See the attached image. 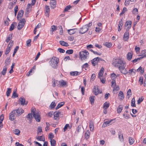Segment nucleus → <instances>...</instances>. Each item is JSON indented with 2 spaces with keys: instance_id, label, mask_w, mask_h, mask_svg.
Wrapping results in <instances>:
<instances>
[{
  "instance_id": "55",
  "label": "nucleus",
  "mask_w": 146,
  "mask_h": 146,
  "mask_svg": "<svg viewBox=\"0 0 146 146\" xmlns=\"http://www.w3.org/2000/svg\"><path fill=\"white\" fill-rule=\"evenodd\" d=\"M113 87V91H117L119 90V88L118 86L116 87L114 86V87Z\"/></svg>"
},
{
  "instance_id": "2",
  "label": "nucleus",
  "mask_w": 146,
  "mask_h": 146,
  "mask_svg": "<svg viewBox=\"0 0 146 146\" xmlns=\"http://www.w3.org/2000/svg\"><path fill=\"white\" fill-rule=\"evenodd\" d=\"M31 113H33V116L35 118L36 121L38 122L40 121L41 117L40 113L38 111H35V110L33 108L31 109Z\"/></svg>"
},
{
  "instance_id": "4",
  "label": "nucleus",
  "mask_w": 146,
  "mask_h": 146,
  "mask_svg": "<svg viewBox=\"0 0 146 146\" xmlns=\"http://www.w3.org/2000/svg\"><path fill=\"white\" fill-rule=\"evenodd\" d=\"M89 54V52L86 50L81 51L79 53L80 58L81 59V60L83 61L86 59Z\"/></svg>"
},
{
  "instance_id": "61",
  "label": "nucleus",
  "mask_w": 146,
  "mask_h": 146,
  "mask_svg": "<svg viewBox=\"0 0 146 146\" xmlns=\"http://www.w3.org/2000/svg\"><path fill=\"white\" fill-rule=\"evenodd\" d=\"M58 52L62 53H63L65 52V51L64 50L61 48H58Z\"/></svg>"
},
{
  "instance_id": "45",
  "label": "nucleus",
  "mask_w": 146,
  "mask_h": 146,
  "mask_svg": "<svg viewBox=\"0 0 146 146\" xmlns=\"http://www.w3.org/2000/svg\"><path fill=\"white\" fill-rule=\"evenodd\" d=\"M131 95V90L130 89H129L127 91V97L128 98V99H129L130 97V96Z\"/></svg>"
},
{
  "instance_id": "50",
  "label": "nucleus",
  "mask_w": 146,
  "mask_h": 146,
  "mask_svg": "<svg viewBox=\"0 0 146 146\" xmlns=\"http://www.w3.org/2000/svg\"><path fill=\"white\" fill-rule=\"evenodd\" d=\"M131 3L130 0H125V5L126 6L129 5V3Z\"/></svg>"
},
{
  "instance_id": "23",
  "label": "nucleus",
  "mask_w": 146,
  "mask_h": 146,
  "mask_svg": "<svg viewBox=\"0 0 146 146\" xmlns=\"http://www.w3.org/2000/svg\"><path fill=\"white\" fill-rule=\"evenodd\" d=\"M123 25V22L122 20L121 19V21H119V23L118 24V31H120L121 29L122 26Z\"/></svg>"
},
{
  "instance_id": "51",
  "label": "nucleus",
  "mask_w": 146,
  "mask_h": 146,
  "mask_svg": "<svg viewBox=\"0 0 146 146\" xmlns=\"http://www.w3.org/2000/svg\"><path fill=\"white\" fill-rule=\"evenodd\" d=\"M127 11V10L126 8H125V7L123 8L121 12L120 13V16L122 15L123 14H124Z\"/></svg>"
},
{
  "instance_id": "60",
  "label": "nucleus",
  "mask_w": 146,
  "mask_h": 146,
  "mask_svg": "<svg viewBox=\"0 0 146 146\" xmlns=\"http://www.w3.org/2000/svg\"><path fill=\"white\" fill-rule=\"evenodd\" d=\"M111 86L112 87H114L116 85L115 81V80H113L111 82Z\"/></svg>"
},
{
  "instance_id": "10",
  "label": "nucleus",
  "mask_w": 146,
  "mask_h": 146,
  "mask_svg": "<svg viewBox=\"0 0 146 146\" xmlns=\"http://www.w3.org/2000/svg\"><path fill=\"white\" fill-rule=\"evenodd\" d=\"M61 113L59 111L55 112L54 113V120H57L59 119V116Z\"/></svg>"
},
{
  "instance_id": "27",
  "label": "nucleus",
  "mask_w": 146,
  "mask_h": 146,
  "mask_svg": "<svg viewBox=\"0 0 146 146\" xmlns=\"http://www.w3.org/2000/svg\"><path fill=\"white\" fill-rule=\"evenodd\" d=\"M132 53L131 52H129L128 53L127 55V59L128 60H131L132 58Z\"/></svg>"
},
{
  "instance_id": "6",
  "label": "nucleus",
  "mask_w": 146,
  "mask_h": 146,
  "mask_svg": "<svg viewBox=\"0 0 146 146\" xmlns=\"http://www.w3.org/2000/svg\"><path fill=\"white\" fill-rule=\"evenodd\" d=\"M25 22L26 21L25 19L21 20L18 23L17 26L18 29L19 30H21L24 27Z\"/></svg>"
},
{
  "instance_id": "58",
  "label": "nucleus",
  "mask_w": 146,
  "mask_h": 146,
  "mask_svg": "<svg viewBox=\"0 0 146 146\" xmlns=\"http://www.w3.org/2000/svg\"><path fill=\"white\" fill-rule=\"evenodd\" d=\"M48 138L49 139H50V140H52L53 139H52L54 137V136L53 135V134L52 133H50L49 135H48Z\"/></svg>"
},
{
  "instance_id": "18",
  "label": "nucleus",
  "mask_w": 146,
  "mask_h": 146,
  "mask_svg": "<svg viewBox=\"0 0 146 146\" xmlns=\"http://www.w3.org/2000/svg\"><path fill=\"white\" fill-rule=\"evenodd\" d=\"M93 92L94 94L96 95H97L99 93V91L98 86H94Z\"/></svg>"
},
{
  "instance_id": "22",
  "label": "nucleus",
  "mask_w": 146,
  "mask_h": 146,
  "mask_svg": "<svg viewBox=\"0 0 146 146\" xmlns=\"http://www.w3.org/2000/svg\"><path fill=\"white\" fill-rule=\"evenodd\" d=\"M26 117L27 119L29 120V123H31L32 122V120L33 118L31 113H29L26 116Z\"/></svg>"
},
{
  "instance_id": "29",
  "label": "nucleus",
  "mask_w": 146,
  "mask_h": 146,
  "mask_svg": "<svg viewBox=\"0 0 146 146\" xmlns=\"http://www.w3.org/2000/svg\"><path fill=\"white\" fill-rule=\"evenodd\" d=\"M76 29H73L68 30V33L70 35L73 34L75 33V31H74V30H75Z\"/></svg>"
},
{
  "instance_id": "46",
  "label": "nucleus",
  "mask_w": 146,
  "mask_h": 146,
  "mask_svg": "<svg viewBox=\"0 0 146 146\" xmlns=\"http://www.w3.org/2000/svg\"><path fill=\"white\" fill-rule=\"evenodd\" d=\"M131 106L132 107H135V101L134 98H133L131 101Z\"/></svg>"
},
{
  "instance_id": "17",
  "label": "nucleus",
  "mask_w": 146,
  "mask_h": 146,
  "mask_svg": "<svg viewBox=\"0 0 146 146\" xmlns=\"http://www.w3.org/2000/svg\"><path fill=\"white\" fill-rule=\"evenodd\" d=\"M98 58V57L95 58L92 60V65L95 66L96 65L98 64V60L97 59Z\"/></svg>"
},
{
  "instance_id": "32",
  "label": "nucleus",
  "mask_w": 146,
  "mask_h": 146,
  "mask_svg": "<svg viewBox=\"0 0 146 146\" xmlns=\"http://www.w3.org/2000/svg\"><path fill=\"white\" fill-rule=\"evenodd\" d=\"M7 70V68L6 67V66H4L3 67V71L1 72V73L3 75H4L6 72Z\"/></svg>"
},
{
  "instance_id": "62",
  "label": "nucleus",
  "mask_w": 146,
  "mask_h": 146,
  "mask_svg": "<svg viewBox=\"0 0 146 146\" xmlns=\"http://www.w3.org/2000/svg\"><path fill=\"white\" fill-rule=\"evenodd\" d=\"M13 42L12 40H11L10 42L8 45V47H9V48H11V47L13 46Z\"/></svg>"
},
{
  "instance_id": "44",
  "label": "nucleus",
  "mask_w": 146,
  "mask_h": 146,
  "mask_svg": "<svg viewBox=\"0 0 146 146\" xmlns=\"http://www.w3.org/2000/svg\"><path fill=\"white\" fill-rule=\"evenodd\" d=\"M11 92V89L10 88H8L7 89V91L6 92L7 96L8 97L9 96Z\"/></svg>"
},
{
  "instance_id": "26",
  "label": "nucleus",
  "mask_w": 146,
  "mask_h": 146,
  "mask_svg": "<svg viewBox=\"0 0 146 146\" xmlns=\"http://www.w3.org/2000/svg\"><path fill=\"white\" fill-rule=\"evenodd\" d=\"M59 43L62 46H69L67 43L64 41H60Z\"/></svg>"
},
{
  "instance_id": "20",
  "label": "nucleus",
  "mask_w": 146,
  "mask_h": 146,
  "mask_svg": "<svg viewBox=\"0 0 146 146\" xmlns=\"http://www.w3.org/2000/svg\"><path fill=\"white\" fill-rule=\"evenodd\" d=\"M89 127L90 130L91 131H93L94 129V124L93 122L91 121H90Z\"/></svg>"
},
{
  "instance_id": "38",
  "label": "nucleus",
  "mask_w": 146,
  "mask_h": 146,
  "mask_svg": "<svg viewBox=\"0 0 146 146\" xmlns=\"http://www.w3.org/2000/svg\"><path fill=\"white\" fill-rule=\"evenodd\" d=\"M10 61L9 60V58H7L5 61V66H6V67H7V66L10 64Z\"/></svg>"
},
{
  "instance_id": "40",
  "label": "nucleus",
  "mask_w": 146,
  "mask_h": 146,
  "mask_svg": "<svg viewBox=\"0 0 146 146\" xmlns=\"http://www.w3.org/2000/svg\"><path fill=\"white\" fill-rule=\"evenodd\" d=\"M129 141L130 145L133 144L134 142V139L131 137H129Z\"/></svg>"
},
{
  "instance_id": "7",
  "label": "nucleus",
  "mask_w": 146,
  "mask_h": 146,
  "mask_svg": "<svg viewBox=\"0 0 146 146\" xmlns=\"http://www.w3.org/2000/svg\"><path fill=\"white\" fill-rule=\"evenodd\" d=\"M88 29V26L86 25L83 26L82 28L80 29L79 31V33L83 34L86 33Z\"/></svg>"
},
{
  "instance_id": "21",
  "label": "nucleus",
  "mask_w": 146,
  "mask_h": 146,
  "mask_svg": "<svg viewBox=\"0 0 146 146\" xmlns=\"http://www.w3.org/2000/svg\"><path fill=\"white\" fill-rule=\"evenodd\" d=\"M56 1H51L50 2V6L51 9H54L56 7Z\"/></svg>"
},
{
  "instance_id": "12",
  "label": "nucleus",
  "mask_w": 146,
  "mask_h": 146,
  "mask_svg": "<svg viewBox=\"0 0 146 146\" xmlns=\"http://www.w3.org/2000/svg\"><path fill=\"white\" fill-rule=\"evenodd\" d=\"M24 111L21 108H19L16 110V112L17 113V116H18L21 115L24 113Z\"/></svg>"
},
{
  "instance_id": "31",
  "label": "nucleus",
  "mask_w": 146,
  "mask_h": 146,
  "mask_svg": "<svg viewBox=\"0 0 146 146\" xmlns=\"http://www.w3.org/2000/svg\"><path fill=\"white\" fill-rule=\"evenodd\" d=\"M123 109V106L122 105H119L117 109V112L119 113H120L122 110Z\"/></svg>"
},
{
  "instance_id": "56",
  "label": "nucleus",
  "mask_w": 146,
  "mask_h": 146,
  "mask_svg": "<svg viewBox=\"0 0 146 146\" xmlns=\"http://www.w3.org/2000/svg\"><path fill=\"white\" fill-rule=\"evenodd\" d=\"M104 45L107 47L110 48L112 44L110 43L106 42L105 44Z\"/></svg>"
},
{
  "instance_id": "43",
  "label": "nucleus",
  "mask_w": 146,
  "mask_h": 146,
  "mask_svg": "<svg viewBox=\"0 0 146 146\" xmlns=\"http://www.w3.org/2000/svg\"><path fill=\"white\" fill-rule=\"evenodd\" d=\"M119 138L121 141H123V135L121 133H119Z\"/></svg>"
},
{
  "instance_id": "24",
  "label": "nucleus",
  "mask_w": 146,
  "mask_h": 146,
  "mask_svg": "<svg viewBox=\"0 0 146 146\" xmlns=\"http://www.w3.org/2000/svg\"><path fill=\"white\" fill-rule=\"evenodd\" d=\"M118 97L119 99L121 100H123L124 98L123 93L122 92L120 91L119 92V94Z\"/></svg>"
},
{
  "instance_id": "25",
  "label": "nucleus",
  "mask_w": 146,
  "mask_h": 146,
  "mask_svg": "<svg viewBox=\"0 0 146 146\" xmlns=\"http://www.w3.org/2000/svg\"><path fill=\"white\" fill-rule=\"evenodd\" d=\"M146 57V54L145 55L143 56H141L140 57L138 58L137 59H135L132 61V62L133 63H135L137 62L138 60H139L141 59L144 58V57Z\"/></svg>"
},
{
  "instance_id": "36",
  "label": "nucleus",
  "mask_w": 146,
  "mask_h": 146,
  "mask_svg": "<svg viewBox=\"0 0 146 146\" xmlns=\"http://www.w3.org/2000/svg\"><path fill=\"white\" fill-rule=\"evenodd\" d=\"M90 133L89 130L87 131L85 134V138L86 139L89 138L90 137Z\"/></svg>"
},
{
  "instance_id": "53",
  "label": "nucleus",
  "mask_w": 146,
  "mask_h": 146,
  "mask_svg": "<svg viewBox=\"0 0 146 146\" xmlns=\"http://www.w3.org/2000/svg\"><path fill=\"white\" fill-rule=\"evenodd\" d=\"M73 50L72 49L68 50L66 52V53L68 54H71L73 53Z\"/></svg>"
},
{
  "instance_id": "59",
  "label": "nucleus",
  "mask_w": 146,
  "mask_h": 146,
  "mask_svg": "<svg viewBox=\"0 0 146 146\" xmlns=\"http://www.w3.org/2000/svg\"><path fill=\"white\" fill-rule=\"evenodd\" d=\"M31 42V40L29 39L27 41V46H31L30 43Z\"/></svg>"
},
{
  "instance_id": "64",
  "label": "nucleus",
  "mask_w": 146,
  "mask_h": 146,
  "mask_svg": "<svg viewBox=\"0 0 146 146\" xmlns=\"http://www.w3.org/2000/svg\"><path fill=\"white\" fill-rule=\"evenodd\" d=\"M111 78H113V79H115L116 78L117 76L115 74L113 73L111 74Z\"/></svg>"
},
{
  "instance_id": "13",
  "label": "nucleus",
  "mask_w": 146,
  "mask_h": 146,
  "mask_svg": "<svg viewBox=\"0 0 146 146\" xmlns=\"http://www.w3.org/2000/svg\"><path fill=\"white\" fill-rule=\"evenodd\" d=\"M19 101L20 102L21 104L23 106L24 104H27L28 103L27 102H26L25 99L23 97L20 98Z\"/></svg>"
},
{
  "instance_id": "52",
  "label": "nucleus",
  "mask_w": 146,
  "mask_h": 146,
  "mask_svg": "<svg viewBox=\"0 0 146 146\" xmlns=\"http://www.w3.org/2000/svg\"><path fill=\"white\" fill-rule=\"evenodd\" d=\"M12 34L9 35L6 40V42L8 43L9 41L12 38Z\"/></svg>"
},
{
  "instance_id": "57",
  "label": "nucleus",
  "mask_w": 146,
  "mask_h": 146,
  "mask_svg": "<svg viewBox=\"0 0 146 146\" xmlns=\"http://www.w3.org/2000/svg\"><path fill=\"white\" fill-rule=\"evenodd\" d=\"M71 7L69 5H68L64 9V11H67L69 10L70 9Z\"/></svg>"
},
{
  "instance_id": "8",
  "label": "nucleus",
  "mask_w": 146,
  "mask_h": 146,
  "mask_svg": "<svg viewBox=\"0 0 146 146\" xmlns=\"http://www.w3.org/2000/svg\"><path fill=\"white\" fill-rule=\"evenodd\" d=\"M16 115L15 111L13 110L9 114V119L11 121H13L15 119L14 117Z\"/></svg>"
},
{
  "instance_id": "42",
  "label": "nucleus",
  "mask_w": 146,
  "mask_h": 146,
  "mask_svg": "<svg viewBox=\"0 0 146 146\" xmlns=\"http://www.w3.org/2000/svg\"><path fill=\"white\" fill-rule=\"evenodd\" d=\"M50 144L51 146H55L56 144V141L53 139L50 141Z\"/></svg>"
},
{
  "instance_id": "34",
  "label": "nucleus",
  "mask_w": 146,
  "mask_h": 146,
  "mask_svg": "<svg viewBox=\"0 0 146 146\" xmlns=\"http://www.w3.org/2000/svg\"><path fill=\"white\" fill-rule=\"evenodd\" d=\"M64 102H61L59 104L56 108V109L57 110L61 107L64 105Z\"/></svg>"
},
{
  "instance_id": "33",
  "label": "nucleus",
  "mask_w": 146,
  "mask_h": 146,
  "mask_svg": "<svg viewBox=\"0 0 146 146\" xmlns=\"http://www.w3.org/2000/svg\"><path fill=\"white\" fill-rule=\"evenodd\" d=\"M17 25V23L15 22H13V23L11 24L10 27L9 29V31H12L13 30L14 28V27L15 25Z\"/></svg>"
},
{
  "instance_id": "47",
  "label": "nucleus",
  "mask_w": 146,
  "mask_h": 146,
  "mask_svg": "<svg viewBox=\"0 0 146 146\" xmlns=\"http://www.w3.org/2000/svg\"><path fill=\"white\" fill-rule=\"evenodd\" d=\"M18 97V95L17 94L16 91H13V93L12 94V96L11 97L12 98H17Z\"/></svg>"
},
{
  "instance_id": "48",
  "label": "nucleus",
  "mask_w": 146,
  "mask_h": 146,
  "mask_svg": "<svg viewBox=\"0 0 146 146\" xmlns=\"http://www.w3.org/2000/svg\"><path fill=\"white\" fill-rule=\"evenodd\" d=\"M137 71H139L140 73L143 74L144 73V69H142L141 67L140 66L139 68L137 69Z\"/></svg>"
},
{
  "instance_id": "37",
  "label": "nucleus",
  "mask_w": 146,
  "mask_h": 146,
  "mask_svg": "<svg viewBox=\"0 0 146 146\" xmlns=\"http://www.w3.org/2000/svg\"><path fill=\"white\" fill-rule=\"evenodd\" d=\"M13 133L15 135H19L20 134V131L17 129H15L13 130Z\"/></svg>"
},
{
  "instance_id": "39",
  "label": "nucleus",
  "mask_w": 146,
  "mask_h": 146,
  "mask_svg": "<svg viewBox=\"0 0 146 146\" xmlns=\"http://www.w3.org/2000/svg\"><path fill=\"white\" fill-rule=\"evenodd\" d=\"M138 10L136 8H134L132 11V13L134 15H136L138 13Z\"/></svg>"
},
{
  "instance_id": "3",
  "label": "nucleus",
  "mask_w": 146,
  "mask_h": 146,
  "mask_svg": "<svg viewBox=\"0 0 146 146\" xmlns=\"http://www.w3.org/2000/svg\"><path fill=\"white\" fill-rule=\"evenodd\" d=\"M59 59L55 57H53L50 61V65L54 68H56L58 66Z\"/></svg>"
},
{
  "instance_id": "35",
  "label": "nucleus",
  "mask_w": 146,
  "mask_h": 146,
  "mask_svg": "<svg viewBox=\"0 0 146 146\" xmlns=\"http://www.w3.org/2000/svg\"><path fill=\"white\" fill-rule=\"evenodd\" d=\"M36 138L38 140L44 141L45 139L44 138H43L42 136H37L36 137Z\"/></svg>"
},
{
  "instance_id": "63",
  "label": "nucleus",
  "mask_w": 146,
  "mask_h": 146,
  "mask_svg": "<svg viewBox=\"0 0 146 146\" xmlns=\"http://www.w3.org/2000/svg\"><path fill=\"white\" fill-rule=\"evenodd\" d=\"M143 99H144L142 97H141V98H139V100H138L137 101L138 104H140L141 102L143 101Z\"/></svg>"
},
{
  "instance_id": "1",
  "label": "nucleus",
  "mask_w": 146,
  "mask_h": 146,
  "mask_svg": "<svg viewBox=\"0 0 146 146\" xmlns=\"http://www.w3.org/2000/svg\"><path fill=\"white\" fill-rule=\"evenodd\" d=\"M112 64L115 68H118L119 70L122 73L126 74L128 72L125 68L126 64L121 59H114L113 60Z\"/></svg>"
},
{
  "instance_id": "14",
  "label": "nucleus",
  "mask_w": 146,
  "mask_h": 146,
  "mask_svg": "<svg viewBox=\"0 0 146 146\" xmlns=\"http://www.w3.org/2000/svg\"><path fill=\"white\" fill-rule=\"evenodd\" d=\"M23 13L24 11L23 10H21L19 11L17 17L18 20H19V19H21L22 17Z\"/></svg>"
},
{
  "instance_id": "15",
  "label": "nucleus",
  "mask_w": 146,
  "mask_h": 146,
  "mask_svg": "<svg viewBox=\"0 0 146 146\" xmlns=\"http://www.w3.org/2000/svg\"><path fill=\"white\" fill-rule=\"evenodd\" d=\"M132 22L131 21H127L126 22L125 26V27H127V30H129L131 28V26Z\"/></svg>"
},
{
  "instance_id": "28",
  "label": "nucleus",
  "mask_w": 146,
  "mask_h": 146,
  "mask_svg": "<svg viewBox=\"0 0 146 146\" xmlns=\"http://www.w3.org/2000/svg\"><path fill=\"white\" fill-rule=\"evenodd\" d=\"M80 73L77 71L71 72H70V74L74 76H75L79 75Z\"/></svg>"
},
{
  "instance_id": "11",
  "label": "nucleus",
  "mask_w": 146,
  "mask_h": 146,
  "mask_svg": "<svg viewBox=\"0 0 146 146\" xmlns=\"http://www.w3.org/2000/svg\"><path fill=\"white\" fill-rule=\"evenodd\" d=\"M50 8L48 6L46 5L45 7V14L46 16L48 17L50 13Z\"/></svg>"
},
{
  "instance_id": "49",
  "label": "nucleus",
  "mask_w": 146,
  "mask_h": 146,
  "mask_svg": "<svg viewBox=\"0 0 146 146\" xmlns=\"http://www.w3.org/2000/svg\"><path fill=\"white\" fill-rule=\"evenodd\" d=\"M42 131V129L41 127L40 126H38V127L37 130V133L38 135H39V133Z\"/></svg>"
},
{
  "instance_id": "54",
  "label": "nucleus",
  "mask_w": 146,
  "mask_h": 146,
  "mask_svg": "<svg viewBox=\"0 0 146 146\" xmlns=\"http://www.w3.org/2000/svg\"><path fill=\"white\" fill-rule=\"evenodd\" d=\"M143 79L142 77H140L139 80V82L140 85H142L143 84Z\"/></svg>"
},
{
  "instance_id": "9",
  "label": "nucleus",
  "mask_w": 146,
  "mask_h": 146,
  "mask_svg": "<svg viewBox=\"0 0 146 146\" xmlns=\"http://www.w3.org/2000/svg\"><path fill=\"white\" fill-rule=\"evenodd\" d=\"M126 31L124 34L123 38V39L125 41H127L129 37V32L128 31V30H127V29H126Z\"/></svg>"
},
{
  "instance_id": "5",
  "label": "nucleus",
  "mask_w": 146,
  "mask_h": 146,
  "mask_svg": "<svg viewBox=\"0 0 146 146\" xmlns=\"http://www.w3.org/2000/svg\"><path fill=\"white\" fill-rule=\"evenodd\" d=\"M104 68L102 67L98 74V77L100 79L101 82L103 84H104L106 82L105 78L102 76L104 73Z\"/></svg>"
},
{
  "instance_id": "16",
  "label": "nucleus",
  "mask_w": 146,
  "mask_h": 146,
  "mask_svg": "<svg viewBox=\"0 0 146 146\" xmlns=\"http://www.w3.org/2000/svg\"><path fill=\"white\" fill-rule=\"evenodd\" d=\"M60 83L59 86L64 87L67 86H68L67 82L62 80L60 81Z\"/></svg>"
},
{
  "instance_id": "30",
  "label": "nucleus",
  "mask_w": 146,
  "mask_h": 146,
  "mask_svg": "<svg viewBox=\"0 0 146 146\" xmlns=\"http://www.w3.org/2000/svg\"><path fill=\"white\" fill-rule=\"evenodd\" d=\"M110 104L109 103H107L106 102L104 104L103 108L104 110H106L109 106Z\"/></svg>"
},
{
  "instance_id": "41",
  "label": "nucleus",
  "mask_w": 146,
  "mask_h": 146,
  "mask_svg": "<svg viewBox=\"0 0 146 146\" xmlns=\"http://www.w3.org/2000/svg\"><path fill=\"white\" fill-rule=\"evenodd\" d=\"M94 96H90V101L92 105L94 104Z\"/></svg>"
},
{
  "instance_id": "19",
  "label": "nucleus",
  "mask_w": 146,
  "mask_h": 146,
  "mask_svg": "<svg viewBox=\"0 0 146 146\" xmlns=\"http://www.w3.org/2000/svg\"><path fill=\"white\" fill-rule=\"evenodd\" d=\"M52 86L53 87H55L56 86H59L60 84V81L55 80H54L53 81H52Z\"/></svg>"
}]
</instances>
